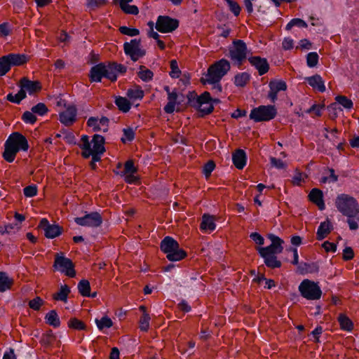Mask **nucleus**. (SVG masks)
I'll return each mask as SVG.
<instances>
[{
    "label": "nucleus",
    "mask_w": 359,
    "mask_h": 359,
    "mask_svg": "<svg viewBox=\"0 0 359 359\" xmlns=\"http://www.w3.org/2000/svg\"><path fill=\"white\" fill-rule=\"evenodd\" d=\"M335 207L342 215L347 217V223L351 230H357L359 227V203L353 196L339 194L335 199Z\"/></svg>",
    "instance_id": "1"
},
{
    "label": "nucleus",
    "mask_w": 359,
    "mask_h": 359,
    "mask_svg": "<svg viewBox=\"0 0 359 359\" xmlns=\"http://www.w3.org/2000/svg\"><path fill=\"white\" fill-rule=\"evenodd\" d=\"M230 68L229 62L226 59H221L209 67L201 81L203 84H211V89L215 93H219L222 92L220 81L230 70Z\"/></svg>",
    "instance_id": "2"
},
{
    "label": "nucleus",
    "mask_w": 359,
    "mask_h": 359,
    "mask_svg": "<svg viewBox=\"0 0 359 359\" xmlns=\"http://www.w3.org/2000/svg\"><path fill=\"white\" fill-rule=\"evenodd\" d=\"M79 147L82 149L81 155L83 158H88L91 156L94 162H97L105 151L104 138L100 135L95 134L90 141L88 135H83Z\"/></svg>",
    "instance_id": "3"
},
{
    "label": "nucleus",
    "mask_w": 359,
    "mask_h": 359,
    "mask_svg": "<svg viewBox=\"0 0 359 359\" xmlns=\"http://www.w3.org/2000/svg\"><path fill=\"white\" fill-rule=\"evenodd\" d=\"M29 143L23 135L18 132L11 133L4 143V151L2 154L4 159L12 163L20 151H27L29 149Z\"/></svg>",
    "instance_id": "4"
},
{
    "label": "nucleus",
    "mask_w": 359,
    "mask_h": 359,
    "mask_svg": "<svg viewBox=\"0 0 359 359\" xmlns=\"http://www.w3.org/2000/svg\"><path fill=\"white\" fill-rule=\"evenodd\" d=\"M161 249L171 262L180 261L187 257L186 252L180 249L178 243L170 236H166L161 241Z\"/></svg>",
    "instance_id": "5"
},
{
    "label": "nucleus",
    "mask_w": 359,
    "mask_h": 359,
    "mask_svg": "<svg viewBox=\"0 0 359 359\" xmlns=\"http://www.w3.org/2000/svg\"><path fill=\"white\" fill-rule=\"evenodd\" d=\"M298 289L301 295L308 300H318L322 296V290L318 283L309 279L303 280Z\"/></svg>",
    "instance_id": "6"
},
{
    "label": "nucleus",
    "mask_w": 359,
    "mask_h": 359,
    "mask_svg": "<svg viewBox=\"0 0 359 359\" xmlns=\"http://www.w3.org/2000/svg\"><path fill=\"white\" fill-rule=\"evenodd\" d=\"M53 267L55 270L70 278H73L76 276L74 265L72 261L65 257L62 253L55 255Z\"/></svg>",
    "instance_id": "7"
},
{
    "label": "nucleus",
    "mask_w": 359,
    "mask_h": 359,
    "mask_svg": "<svg viewBox=\"0 0 359 359\" xmlns=\"http://www.w3.org/2000/svg\"><path fill=\"white\" fill-rule=\"evenodd\" d=\"M276 114V109L274 106L262 105L251 111L250 118L255 122L268 121L273 119Z\"/></svg>",
    "instance_id": "8"
},
{
    "label": "nucleus",
    "mask_w": 359,
    "mask_h": 359,
    "mask_svg": "<svg viewBox=\"0 0 359 359\" xmlns=\"http://www.w3.org/2000/svg\"><path fill=\"white\" fill-rule=\"evenodd\" d=\"M124 53L129 56L133 62L137 61L144 57L146 51L142 48L140 39H134L123 44Z\"/></svg>",
    "instance_id": "9"
},
{
    "label": "nucleus",
    "mask_w": 359,
    "mask_h": 359,
    "mask_svg": "<svg viewBox=\"0 0 359 359\" xmlns=\"http://www.w3.org/2000/svg\"><path fill=\"white\" fill-rule=\"evenodd\" d=\"M229 55L234 63L241 65L248 55V48L245 43L242 40L234 41L233 46L229 49Z\"/></svg>",
    "instance_id": "10"
},
{
    "label": "nucleus",
    "mask_w": 359,
    "mask_h": 359,
    "mask_svg": "<svg viewBox=\"0 0 359 359\" xmlns=\"http://www.w3.org/2000/svg\"><path fill=\"white\" fill-rule=\"evenodd\" d=\"M268 238L271 241L270 245L267 247H259L257 250L260 256H265L267 255H276L282 252V244L284 241L278 236L273 234H269Z\"/></svg>",
    "instance_id": "11"
},
{
    "label": "nucleus",
    "mask_w": 359,
    "mask_h": 359,
    "mask_svg": "<svg viewBox=\"0 0 359 359\" xmlns=\"http://www.w3.org/2000/svg\"><path fill=\"white\" fill-rule=\"evenodd\" d=\"M179 27V21L166 15L158 17L156 22V29L161 33H169Z\"/></svg>",
    "instance_id": "12"
},
{
    "label": "nucleus",
    "mask_w": 359,
    "mask_h": 359,
    "mask_svg": "<svg viewBox=\"0 0 359 359\" xmlns=\"http://www.w3.org/2000/svg\"><path fill=\"white\" fill-rule=\"evenodd\" d=\"M77 110L73 104H65V109L59 112L60 121L66 126H72L76 120Z\"/></svg>",
    "instance_id": "13"
},
{
    "label": "nucleus",
    "mask_w": 359,
    "mask_h": 359,
    "mask_svg": "<svg viewBox=\"0 0 359 359\" xmlns=\"http://www.w3.org/2000/svg\"><path fill=\"white\" fill-rule=\"evenodd\" d=\"M74 222L80 226L97 227L102 224V218L99 213L91 212L83 217H76Z\"/></svg>",
    "instance_id": "14"
},
{
    "label": "nucleus",
    "mask_w": 359,
    "mask_h": 359,
    "mask_svg": "<svg viewBox=\"0 0 359 359\" xmlns=\"http://www.w3.org/2000/svg\"><path fill=\"white\" fill-rule=\"evenodd\" d=\"M39 227L43 230L45 236L48 238H54L62 233V228L57 224H50L48 220L43 218Z\"/></svg>",
    "instance_id": "15"
},
{
    "label": "nucleus",
    "mask_w": 359,
    "mask_h": 359,
    "mask_svg": "<svg viewBox=\"0 0 359 359\" xmlns=\"http://www.w3.org/2000/svg\"><path fill=\"white\" fill-rule=\"evenodd\" d=\"M109 119L105 116L101 118L92 116L87 121V126L94 132H107L109 129Z\"/></svg>",
    "instance_id": "16"
},
{
    "label": "nucleus",
    "mask_w": 359,
    "mask_h": 359,
    "mask_svg": "<svg viewBox=\"0 0 359 359\" xmlns=\"http://www.w3.org/2000/svg\"><path fill=\"white\" fill-rule=\"evenodd\" d=\"M126 68L120 64L109 63L108 65L104 64V77L114 81L117 79V74L118 72H125Z\"/></svg>",
    "instance_id": "17"
},
{
    "label": "nucleus",
    "mask_w": 359,
    "mask_h": 359,
    "mask_svg": "<svg viewBox=\"0 0 359 359\" xmlns=\"http://www.w3.org/2000/svg\"><path fill=\"white\" fill-rule=\"evenodd\" d=\"M270 90L269 93V97L271 102H274L277 100L278 92L285 91L287 89L286 83L283 80H273L271 81L269 84Z\"/></svg>",
    "instance_id": "18"
},
{
    "label": "nucleus",
    "mask_w": 359,
    "mask_h": 359,
    "mask_svg": "<svg viewBox=\"0 0 359 359\" xmlns=\"http://www.w3.org/2000/svg\"><path fill=\"white\" fill-rule=\"evenodd\" d=\"M19 86L25 92L28 93L29 95L34 94L41 89V86L39 81H30L27 78H22L19 82Z\"/></svg>",
    "instance_id": "19"
},
{
    "label": "nucleus",
    "mask_w": 359,
    "mask_h": 359,
    "mask_svg": "<svg viewBox=\"0 0 359 359\" xmlns=\"http://www.w3.org/2000/svg\"><path fill=\"white\" fill-rule=\"evenodd\" d=\"M305 81L314 91L324 93L326 90L325 81L319 74H315L305 78Z\"/></svg>",
    "instance_id": "20"
},
{
    "label": "nucleus",
    "mask_w": 359,
    "mask_h": 359,
    "mask_svg": "<svg viewBox=\"0 0 359 359\" xmlns=\"http://www.w3.org/2000/svg\"><path fill=\"white\" fill-rule=\"evenodd\" d=\"M165 90L168 93V103L164 107V111L167 114H172L175 109V106L179 104L177 102L178 95L175 90L170 91L168 86L164 88Z\"/></svg>",
    "instance_id": "21"
},
{
    "label": "nucleus",
    "mask_w": 359,
    "mask_h": 359,
    "mask_svg": "<svg viewBox=\"0 0 359 359\" xmlns=\"http://www.w3.org/2000/svg\"><path fill=\"white\" fill-rule=\"evenodd\" d=\"M248 60L258 70L259 75H263L269 71V67L266 59L256 56L249 57Z\"/></svg>",
    "instance_id": "22"
},
{
    "label": "nucleus",
    "mask_w": 359,
    "mask_h": 359,
    "mask_svg": "<svg viewBox=\"0 0 359 359\" xmlns=\"http://www.w3.org/2000/svg\"><path fill=\"white\" fill-rule=\"evenodd\" d=\"M216 228L215 217L209 214H204L202 216L201 223L200 224V229L201 231H212Z\"/></svg>",
    "instance_id": "23"
},
{
    "label": "nucleus",
    "mask_w": 359,
    "mask_h": 359,
    "mask_svg": "<svg viewBox=\"0 0 359 359\" xmlns=\"http://www.w3.org/2000/svg\"><path fill=\"white\" fill-rule=\"evenodd\" d=\"M336 102L329 107V110L334 111V114L337 116V104L341 105L344 108L350 109L353 107V102L346 96L338 95L335 97Z\"/></svg>",
    "instance_id": "24"
},
{
    "label": "nucleus",
    "mask_w": 359,
    "mask_h": 359,
    "mask_svg": "<svg viewBox=\"0 0 359 359\" xmlns=\"http://www.w3.org/2000/svg\"><path fill=\"white\" fill-rule=\"evenodd\" d=\"M309 198L320 210H323L325 208L323 192L320 189H313L309 194Z\"/></svg>",
    "instance_id": "25"
},
{
    "label": "nucleus",
    "mask_w": 359,
    "mask_h": 359,
    "mask_svg": "<svg viewBox=\"0 0 359 359\" xmlns=\"http://www.w3.org/2000/svg\"><path fill=\"white\" fill-rule=\"evenodd\" d=\"M232 160L235 167L239 170L243 169L246 165V154L242 149H237L232 156Z\"/></svg>",
    "instance_id": "26"
},
{
    "label": "nucleus",
    "mask_w": 359,
    "mask_h": 359,
    "mask_svg": "<svg viewBox=\"0 0 359 359\" xmlns=\"http://www.w3.org/2000/svg\"><path fill=\"white\" fill-rule=\"evenodd\" d=\"M104 64L100 63L91 68L90 78L91 81L100 82L102 78L104 77Z\"/></svg>",
    "instance_id": "27"
},
{
    "label": "nucleus",
    "mask_w": 359,
    "mask_h": 359,
    "mask_svg": "<svg viewBox=\"0 0 359 359\" xmlns=\"http://www.w3.org/2000/svg\"><path fill=\"white\" fill-rule=\"evenodd\" d=\"M70 292V288L68 285H62L60 287L58 292L53 294V298L56 301H61L66 303Z\"/></svg>",
    "instance_id": "28"
},
{
    "label": "nucleus",
    "mask_w": 359,
    "mask_h": 359,
    "mask_svg": "<svg viewBox=\"0 0 359 359\" xmlns=\"http://www.w3.org/2000/svg\"><path fill=\"white\" fill-rule=\"evenodd\" d=\"M132 1L133 0H120V8L126 14L137 15L139 13L138 8L135 5H129V3Z\"/></svg>",
    "instance_id": "29"
},
{
    "label": "nucleus",
    "mask_w": 359,
    "mask_h": 359,
    "mask_svg": "<svg viewBox=\"0 0 359 359\" xmlns=\"http://www.w3.org/2000/svg\"><path fill=\"white\" fill-rule=\"evenodd\" d=\"M332 225L329 221L321 222L317 230V239L323 240L331 231Z\"/></svg>",
    "instance_id": "30"
},
{
    "label": "nucleus",
    "mask_w": 359,
    "mask_h": 359,
    "mask_svg": "<svg viewBox=\"0 0 359 359\" xmlns=\"http://www.w3.org/2000/svg\"><path fill=\"white\" fill-rule=\"evenodd\" d=\"M340 328L342 330L351 332L353 328V324L351 320L345 314L340 313L337 318Z\"/></svg>",
    "instance_id": "31"
},
{
    "label": "nucleus",
    "mask_w": 359,
    "mask_h": 359,
    "mask_svg": "<svg viewBox=\"0 0 359 359\" xmlns=\"http://www.w3.org/2000/svg\"><path fill=\"white\" fill-rule=\"evenodd\" d=\"M95 323L100 331H103L104 329H109L114 325L112 320L106 315L100 319L95 318Z\"/></svg>",
    "instance_id": "32"
},
{
    "label": "nucleus",
    "mask_w": 359,
    "mask_h": 359,
    "mask_svg": "<svg viewBox=\"0 0 359 359\" xmlns=\"http://www.w3.org/2000/svg\"><path fill=\"white\" fill-rule=\"evenodd\" d=\"M45 320L47 324L54 327H58L60 325L59 316L55 310H51L47 313Z\"/></svg>",
    "instance_id": "33"
},
{
    "label": "nucleus",
    "mask_w": 359,
    "mask_h": 359,
    "mask_svg": "<svg viewBox=\"0 0 359 359\" xmlns=\"http://www.w3.org/2000/svg\"><path fill=\"white\" fill-rule=\"evenodd\" d=\"M137 74L140 79L144 82H148L152 80L154 76L153 72L142 65L140 67Z\"/></svg>",
    "instance_id": "34"
},
{
    "label": "nucleus",
    "mask_w": 359,
    "mask_h": 359,
    "mask_svg": "<svg viewBox=\"0 0 359 359\" xmlns=\"http://www.w3.org/2000/svg\"><path fill=\"white\" fill-rule=\"evenodd\" d=\"M144 91L139 86L130 88L127 91V96L133 100H141L144 97Z\"/></svg>",
    "instance_id": "35"
},
{
    "label": "nucleus",
    "mask_w": 359,
    "mask_h": 359,
    "mask_svg": "<svg viewBox=\"0 0 359 359\" xmlns=\"http://www.w3.org/2000/svg\"><path fill=\"white\" fill-rule=\"evenodd\" d=\"M261 257L264 258V263L268 267L274 269L281 266L280 262L277 259L275 255H267Z\"/></svg>",
    "instance_id": "36"
},
{
    "label": "nucleus",
    "mask_w": 359,
    "mask_h": 359,
    "mask_svg": "<svg viewBox=\"0 0 359 359\" xmlns=\"http://www.w3.org/2000/svg\"><path fill=\"white\" fill-rule=\"evenodd\" d=\"M78 290L80 294L83 297L90 296V285L87 280H81L78 284Z\"/></svg>",
    "instance_id": "37"
},
{
    "label": "nucleus",
    "mask_w": 359,
    "mask_h": 359,
    "mask_svg": "<svg viewBox=\"0 0 359 359\" xmlns=\"http://www.w3.org/2000/svg\"><path fill=\"white\" fill-rule=\"evenodd\" d=\"M250 80V74L246 72H242L235 76L234 83L236 86L243 87Z\"/></svg>",
    "instance_id": "38"
},
{
    "label": "nucleus",
    "mask_w": 359,
    "mask_h": 359,
    "mask_svg": "<svg viewBox=\"0 0 359 359\" xmlns=\"http://www.w3.org/2000/svg\"><path fill=\"white\" fill-rule=\"evenodd\" d=\"M8 59L11 66L20 65L26 62V57L23 55L9 54L6 55Z\"/></svg>",
    "instance_id": "39"
},
{
    "label": "nucleus",
    "mask_w": 359,
    "mask_h": 359,
    "mask_svg": "<svg viewBox=\"0 0 359 359\" xmlns=\"http://www.w3.org/2000/svg\"><path fill=\"white\" fill-rule=\"evenodd\" d=\"M26 97V94L22 89L18 91L16 94L13 93H8L6 95V99L11 102L15 103V104H20V102Z\"/></svg>",
    "instance_id": "40"
},
{
    "label": "nucleus",
    "mask_w": 359,
    "mask_h": 359,
    "mask_svg": "<svg viewBox=\"0 0 359 359\" xmlns=\"http://www.w3.org/2000/svg\"><path fill=\"white\" fill-rule=\"evenodd\" d=\"M11 285L12 280L4 272H0V292L10 289Z\"/></svg>",
    "instance_id": "41"
},
{
    "label": "nucleus",
    "mask_w": 359,
    "mask_h": 359,
    "mask_svg": "<svg viewBox=\"0 0 359 359\" xmlns=\"http://www.w3.org/2000/svg\"><path fill=\"white\" fill-rule=\"evenodd\" d=\"M115 103L118 108L123 112H127L130 109V103L126 97H117L115 100Z\"/></svg>",
    "instance_id": "42"
},
{
    "label": "nucleus",
    "mask_w": 359,
    "mask_h": 359,
    "mask_svg": "<svg viewBox=\"0 0 359 359\" xmlns=\"http://www.w3.org/2000/svg\"><path fill=\"white\" fill-rule=\"evenodd\" d=\"M150 316L149 314H144L142 316L139 320V327L142 332H147L149 329L150 324Z\"/></svg>",
    "instance_id": "43"
},
{
    "label": "nucleus",
    "mask_w": 359,
    "mask_h": 359,
    "mask_svg": "<svg viewBox=\"0 0 359 359\" xmlns=\"http://www.w3.org/2000/svg\"><path fill=\"white\" fill-rule=\"evenodd\" d=\"M11 64L6 55L0 57V76H4L10 69Z\"/></svg>",
    "instance_id": "44"
},
{
    "label": "nucleus",
    "mask_w": 359,
    "mask_h": 359,
    "mask_svg": "<svg viewBox=\"0 0 359 359\" xmlns=\"http://www.w3.org/2000/svg\"><path fill=\"white\" fill-rule=\"evenodd\" d=\"M68 326L70 328L76 330H83L86 329L85 324L80 320L74 318H71L68 322Z\"/></svg>",
    "instance_id": "45"
},
{
    "label": "nucleus",
    "mask_w": 359,
    "mask_h": 359,
    "mask_svg": "<svg viewBox=\"0 0 359 359\" xmlns=\"http://www.w3.org/2000/svg\"><path fill=\"white\" fill-rule=\"evenodd\" d=\"M293 27H307V24L300 18H294L287 24L285 29L290 30Z\"/></svg>",
    "instance_id": "46"
},
{
    "label": "nucleus",
    "mask_w": 359,
    "mask_h": 359,
    "mask_svg": "<svg viewBox=\"0 0 359 359\" xmlns=\"http://www.w3.org/2000/svg\"><path fill=\"white\" fill-rule=\"evenodd\" d=\"M318 62V55L316 52H311L306 56V64L309 67H314Z\"/></svg>",
    "instance_id": "47"
},
{
    "label": "nucleus",
    "mask_w": 359,
    "mask_h": 359,
    "mask_svg": "<svg viewBox=\"0 0 359 359\" xmlns=\"http://www.w3.org/2000/svg\"><path fill=\"white\" fill-rule=\"evenodd\" d=\"M219 102V100L217 99L212 100L210 96V93H208L207 91L202 93L197 98V104H203V102L206 103V102Z\"/></svg>",
    "instance_id": "48"
},
{
    "label": "nucleus",
    "mask_w": 359,
    "mask_h": 359,
    "mask_svg": "<svg viewBox=\"0 0 359 359\" xmlns=\"http://www.w3.org/2000/svg\"><path fill=\"white\" fill-rule=\"evenodd\" d=\"M119 31L122 34L129 36H137L140 34L139 29L136 28H131L126 26L120 27Z\"/></svg>",
    "instance_id": "49"
},
{
    "label": "nucleus",
    "mask_w": 359,
    "mask_h": 359,
    "mask_svg": "<svg viewBox=\"0 0 359 359\" xmlns=\"http://www.w3.org/2000/svg\"><path fill=\"white\" fill-rule=\"evenodd\" d=\"M323 109V106L320 104H313L309 109L306 111V113L312 114V116H320L322 114V111Z\"/></svg>",
    "instance_id": "50"
},
{
    "label": "nucleus",
    "mask_w": 359,
    "mask_h": 359,
    "mask_svg": "<svg viewBox=\"0 0 359 359\" xmlns=\"http://www.w3.org/2000/svg\"><path fill=\"white\" fill-rule=\"evenodd\" d=\"M22 120L25 123L34 124L36 121V117L34 115V113L32 111H27L23 113L22 116Z\"/></svg>",
    "instance_id": "51"
},
{
    "label": "nucleus",
    "mask_w": 359,
    "mask_h": 359,
    "mask_svg": "<svg viewBox=\"0 0 359 359\" xmlns=\"http://www.w3.org/2000/svg\"><path fill=\"white\" fill-rule=\"evenodd\" d=\"M214 102H206L202 104H198V110L203 114H210L213 111V103Z\"/></svg>",
    "instance_id": "52"
},
{
    "label": "nucleus",
    "mask_w": 359,
    "mask_h": 359,
    "mask_svg": "<svg viewBox=\"0 0 359 359\" xmlns=\"http://www.w3.org/2000/svg\"><path fill=\"white\" fill-rule=\"evenodd\" d=\"M230 11L236 15L238 16L241 13V6L233 0H226Z\"/></svg>",
    "instance_id": "53"
},
{
    "label": "nucleus",
    "mask_w": 359,
    "mask_h": 359,
    "mask_svg": "<svg viewBox=\"0 0 359 359\" xmlns=\"http://www.w3.org/2000/svg\"><path fill=\"white\" fill-rule=\"evenodd\" d=\"M32 111L34 114H37L40 116L44 115L48 111V108L43 103H38L36 105L32 107Z\"/></svg>",
    "instance_id": "54"
},
{
    "label": "nucleus",
    "mask_w": 359,
    "mask_h": 359,
    "mask_svg": "<svg viewBox=\"0 0 359 359\" xmlns=\"http://www.w3.org/2000/svg\"><path fill=\"white\" fill-rule=\"evenodd\" d=\"M135 133L134 130L131 128H126L123 130V135L121 137V141L123 143L127 142H130L134 139Z\"/></svg>",
    "instance_id": "55"
},
{
    "label": "nucleus",
    "mask_w": 359,
    "mask_h": 359,
    "mask_svg": "<svg viewBox=\"0 0 359 359\" xmlns=\"http://www.w3.org/2000/svg\"><path fill=\"white\" fill-rule=\"evenodd\" d=\"M171 71L170 75L172 78H178L181 74V72L178 67L177 62L173 60L170 62Z\"/></svg>",
    "instance_id": "56"
},
{
    "label": "nucleus",
    "mask_w": 359,
    "mask_h": 359,
    "mask_svg": "<svg viewBox=\"0 0 359 359\" xmlns=\"http://www.w3.org/2000/svg\"><path fill=\"white\" fill-rule=\"evenodd\" d=\"M43 301L39 297H36L34 299H32L29 302V306L31 309L34 311H38L40 309L41 306L43 305Z\"/></svg>",
    "instance_id": "57"
},
{
    "label": "nucleus",
    "mask_w": 359,
    "mask_h": 359,
    "mask_svg": "<svg viewBox=\"0 0 359 359\" xmlns=\"http://www.w3.org/2000/svg\"><path fill=\"white\" fill-rule=\"evenodd\" d=\"M23 193L26 197H33L37 194V187L35 185L27 186L24 188Z\"/></svg>",
    "instance_id": "58"
},
{
    "label": "nucleus",
    "mask_w": 359,
    "mask_h": 359,
    "mask_svg": "<svg viewBox=\"0 0 359 359\" xmlns=\"http://www.w3.org/2000/svg\"><path fill=\"white\" fill-rule=\"evenodd\" d=\"M270 162L272 166L278 169H283L286 167L285 163L282 160L278 159L275 157H271Z\"/></svg>",
    "instance_id": "59"
},
{
    "label": "nucleus",
    "mask_w": 359,
    "mask_h": 359,
    "mask_svg": "<svg viewBox=\"0 0 359 359\" xmlns=\"http://www.w3.org/2000/svg\"><path fill=\"white\" fill-rule=\"evenodd\" d=\"M305 175L299 172H296L292 178V184L296 186H300L301 184L304 181Z\"/></svg>",
    "instance_id": "60"
},
{
    "label": "nucleus",
    "mask_w": 359,
    "mask_h": 359,
    "mask_svg": "<svg viewBox=\"0 0 359 359\" xmlns=\"http://www.w3.org/2000/svg\"><path fill=\"white\" fill-rule=\"evenodd\" d=\"M215 165L213 161H208L203 168V173L206 177L210 176L211 172L214 170Z\"/></svg>",
    "instance_id": "61"
},
{
    "label": "nucleus",
    "mask_w": 359,
    "mask_h": 359,
    "mask_svg": "<svg viewBox=\"0 0 359 359\" xmlns=\"http://www.w3.org/2000/svg\"><path fill=\"white\" fill-rule=\"evenodd\" d=\"M250 238L257 244L262 245L264 243V238L258 233L254 232L250 235Z\"/></svg>",
    "instance_id": "62"
},
{
    "label": "nucleus",
    "mask_w": 359,
    "mask_h": 359,
    "mask_svg": "<svg viewBox=\"0 0 359 359\" xmlns=\"http://www.w3.org/2000/svg\"><path fill=\"white\" fill-rule=\"evenodd\" d=\"M323 248L325 249V250L327 252H335L337 250V245L334 243H331L329 241H325L323 245Z\"/></svg>",
    "instance_id": "63"
},
{
    "label": "nucleus",
    "mask_w": 359,
    "mask_h": 359,
    "mask_svg": "<svg viewBox=\"0 0 359 359\" xmlns=\"http://www.w3.org/2000/svg\"><path fill=\"white\" fill-rule=\"evenodd\" d=\"M353 250L350 247H346L343 250V259L344 260H351L353 258Z\"/></svg>",
    "instance_id": "64"
}]
</instances>
